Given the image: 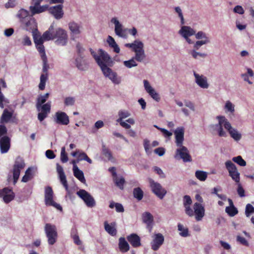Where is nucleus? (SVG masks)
<instances>
[{"label": "nucleus", "instance_id": "nucleus-1", "mask_svg": "<svg viewBox=\"0 0 254 254\" xmlns=\"http://www.w3.org/2000/svg\"><path fill=\"white\" fill-rule=\"evenodd\" d=\"M90 52L101 68L104 75L109 78L114 83L119 84L121 82L120 77L118 76L116 72L108 66L112 63L111 57L108 53L101 49L98 50V54L91 48L90 49Z\"/></svg>", "mask_w": 254, "mask_h": 254}, {"label": "nucleus", "instance_id": "nucleus-2", "mask_svg": "<svg viewBox=\"0 0 254 254\" xmlns=\"http://www.w3.org/2000/svg\"><path fill=\"white\" fill-rule=\"evenodd\" d=\"M43 37L47 40L56 39L55 42L58 45L64 46L67 42L68 36L66 31L61 28L55 29L53 24L43 33Z\"/></svg>", "mask_w": 254, "mask_h": 254}, {"label": "nucleus", "instance_id": "nucleus-3", "mask_svg": "<svg viewBox=\"0 0 254 254\" xmlns=\"http://www.w3.org/2000/svg\"><path fill=\"white\" fill-rule=\"evenodd\" d=\"M22 28L26 30L32 29L36 24V22L32 15H30L28 10L23 8L20 9L17 15Z\"/></svg>", "mask_w": 254, "mask_h": 254}, {"label": "nucleus", "instance_id": "nucleus-4", "mask_svg": "<svg viewBox=\"0 0 254 254\" xmlns=\"http://www.w3.org/2000/svg\"><path fill=\"white\" fill-rule=\"evenodd\" d=\"M45 232L48 238V243L53 245L58 239V232L56 226L50 223H46L45 226Z\"/></svg>", "mask_w": 254, "mask_h": 254}, {"label": "nucleus", "instance_id": "nucleus-5", "mask_svg": "<svg viewBox=\"0 0 254 254\" xmlns=\"http://www.w3.org/2000/svg\"><path fill=\"white\" fill-rule=\"evenodd\" d=\"M25 164L24 159L20 156L16 158L12 170L13 183L15 184L19 179L21 170L24 169Z\"/></svg>", "mask_w": 254, "mask_h": 254}, {"label": "nucleus", "instance_id": "nucleus-6", "mask_svg": "<svg viewBox=\"0 0 254 254\" xmlns=\"http://www.w3.org/2000/svg\"><path fill=\"white\" fill-rule=\"evenodd\" d=\"M217 119L219 120V123L216 125V127H218V133L219 136H226V133L223 130L222 127L227 129L229 132L230 131L232 130V128L231 124L228 121V120L224 116H218Z\"/></svg>", "mask_w": 254, "mask_h": 254}, {"label": "nucleus", "instance_id": "nucleus-7", "mask_svg": "<svg viewBox=\"0 0 254 254\" xmlns=\"http://www.w3.org/2000/svg\"><path fill=\"white\" fill-rule=\"evenodd\" d=\"M77 195L81 198L88 207L95 206L96 201L94 197L86 190H80L76 192Z\"/></svg>", "mask_w": 254, "mask_h": 254}, {"label": "nucleus", "instance_id": "nucleus-8", "mask_svg": "<svg viewBox=\"0 0 254 254\" xmlns=\"http://www.w3.org/2000/svg\"><path fill=\"white\" fill-rule=\"evenodd\" d=\"M225 166L229 172V176L236 183H239L240 182V174L239 173L236 165L230 160L227 161L225 163Z\"/></svg>", "mask_w": 254, "mask_h": 254}, {"label": "nucleus", "instance_id": "nucleus-9", "mask_svg": "<svg viewBox=\"0 0 254 254\" xmlns=\"http://www.w3.org/2000/svg\"><path fill=\"white\" fill-rule=\"evenodd\" d=\"M53 191L51 187H47L45 191V201L46 205L52 206L57 209L62 210V207L53 200Z\"/></svg>", "mask_w": 254, "mask_h": 254}, {"label": "nucleus", "instance_id": "nucleus-10", "mask_svg": "<svg viewBox=\"0 0 254 254\" xmlns=\"http://www.w3.org/2000/svg\"><path fill=\"white\" fill-rule=\"evenodd\" d=\"M178 147L179 148L176 151L175 158L177 159H182L184 162L191 161V157L188 148L183 145Z\"/></svg>", "mask_w": 254, "mask_h": 254}, {"label": "nucleus", "instance_id": "nucleus-11", "mask_svg": "<svg viewBox=\"0 0 254 254\" xmlns=\"http://www.w3.org/2000/svg\"><path fill=\"white\" fill-rule=\"evenodd\" d=\"M150 186L152 192L161 199L167 193L166 190L159 183L155 182L153 180H150Z\"/></svg>", "mask_w": 254, "mask_h": 254}, {"label": "nucleus", "instance_id": "nucleus-12", "mask_svg": "<svg viewBox=\"0 0 254 254\" xmlns=\"http://www.w3.org/2000/svg\"><path fill=\"white\" fill-rule=\"evenodd\" d=\"M193 215L197 221L202 220L205 215V209L201 203L195 202L193 206Z\"/></svg>", "mask_w": 254, "mask_h": 254}, {"label": "nucleus", "instance_id": "nucleus-13", "mask_svg": "<svg viewBox=\"0 0 254 254\" xmlns=\"http://www.w3.org/2000/svg\"><path fill=\"white\" fill-rule=\"evenodd\" d=\"M15 197V194L12 190L8 188H5L2 190H0V197H2L3 201L8 203L12 201Z\"/></svg>", "mask_w": 254, "mask_h": 254}, {"label": "nucleus", "instance_id": "nucleus-14", "mask_svg": "<svg viewBox=\"0 0 254 254\" xmlns=\"http://www.w3.org/2000/svg\"><path fill=\"white\" fill-rule=\"evenodd\" d=\"M63 8V5L62 4H58L50 7L48 6V10L56 19H60L64 14Z\"/></svg>", "mask_w": 254, "mask_h": 254}, {"label": "nucleus", "instance_id": "nucleus-15", "mask_svg": "<svg viewBox=\"0 0 254 254\" xmlns=\"http://www.w3.org/2000/svg\"><path fill=\"white\" fill-rule=\"evenodd\" d=\"M164 238L161 233L155 234L154 239L151 243V249L153 251H157L163 244Z\"/></svg>", "mask_w": 254, "mask_h": 254}, {"label": "nucleus", "instance_id": "nucleus-16", "mask_svg": "<svg viewBox=\"0 0 254 254\" xmlns=\"http://www.w3.org/2000/svg\"><path fill=\"white\" fill-rule=\"evenodd\" d=\"M179 33L185 38L189 44H192L193 42L189 38L190 36L195 34V31L191 28L187 26H183Z\"/></svg>", "mask_w": 254, "mask_h": 254}, {"label": "nucleus", "instance_id": "nucleus-17", "mask_svg": "<svg viewBox=\"0 0 254 254\" xmlns=\"http://www.w3.org/2000/svg\"><path fill=\"white\" fill-rule=\"evenodd\" d=\"M55 122L57 124L62 125H67L69 123L68 116L65 112H57L55 114Z\"/></svg>", "mask_w": 254, "mask_h": 254}, {"label": "nucleus", "instance_id": "nucleus-18", "mask_svg": "<svg viewBox=\"0 0 254 254\" xmlns=\"http://www.w3.org/2000/svg\"><path fill=\"white\" fill-rule=\"evenodd\" d=\"M34 5L30 6L29 7V9L31 12V15H34L36 14H39L44 12L46 10H48V5L46 4L43 6H41L40 5L41 2H34Z\"/></svg>", "mask_w": 254, "mask_h": 254}, {"label": "nucleus", "instance_id": "nucleus-19", "mask_svg": "<svg viewBox=\"0 0 254 254\" xmlns=\"http://www.w3.org/2000/svg\"><path fill=\"white\" fill-rule=\"evenodd\" d=\"M10 147V138L3 136L0 138V150L2 154L7 153Z\"/></svg>", "mask_w": 254, "mask_h": 254}, {"label": "nucleus", "instance_id": "nucleus-20", "mask_svg": "<svg viewBox=\"0 0 254 254\" xmlns=\"http://www.w3.org/2000/svg\"><path fill=\"white\" fill-rule=\"evenodd\" d=\"M144 86L146 91L149 95L156 101L159 102L160 100V97L158 93L151 87L149 82L147 80H144Z\"/></svg>", "mask_w": 254, "mask_h": 254}, {"label": "nucleus", "instance_id": "nucleus-21", "mask_svg": "<svg viewBox=\"0 0 254 254\" xmlns=\"http://www.w3.org/2000/svg\"><path fill=\"white\" fill-rule=\"evenodd\" d=\"M191 203L192 200L190 197L189 195H185L184 196L183 205L185 207V213L189 217L193 216V211L190 207Z\"/></svg>", "mask_w": 254, "mask_h": 254}, {"label": "nucleus", "instance_id": "nucleus-22", "mask_svg": "<svg viewBox=\"0 0 254 254\" xmlns=\"http://www.w3.org/2000/svg\"><path fill=\"white\" fill-rule=\"evenodd\" d=\"M175 135V143L177 146L183 145L184 140V128L183 127H178L174 131Z\"/></svg>", "mask_w": 254, "mask_h": 254}, {"label": "nucleus", "instance_id": "nucleus-23", "mask_svg": "<svg viewBox=\"0 0 254 254\" xmlns=\"http://www.w3.org/2000/svg\"><path fill=\"white\" fill-rule=\"evenodd\" d=\"M194 76L195 78V82L199 86L204 89L208 87L209 84L205 76L202 75H200L195 72H194Z\"/></svg>", "mask_w": 254, "mask_h": 254}, {"label": "nucleus", "instance_id": "nucleus-24", "mask_svg": "<svg viewBox=\"0 0 254 254\" xmlns=\"http://www.w3.org/2000/svg\"><path fill=\"white\" fill-rule=\"evenodd\" d=\"M127 239L133 248H137L141 246L140 238L136 234L132 233L127 236Z\"/></svg>", "mask_w": 254, "mask_h": 254}, {"label": "nucleus", "instance_id": "nucleus-25", "mask_svg": "<svg viewBox=\"0 0 254 254\" xmlns=\"http://www.w3.org/2000/svg\"><path fill=\"white\" fill-rule=\"evenodd\" d=\"M104 228L105 231L112 236H115L117 235V230L116 229V223L113 222L109 224L107 221H105L104 223Z\"/></svg>", "mask_w": 254, "mask_h": 254}, {"label": "nucleus", "instance_id": "nucleus-26", "mask_svg": "<svg viewBox=\"0 0 254 254\" xmlns=\"http://www.w3.org/2000/svg\"><path fill=\"white\" fill-rule=\"evenodd\" d=\"M142 219L143 222L147 225V227L149 229L150 231L152 227L153 221V217L152 214L150 212H145L142 215Z\"/></svg>", "mask_w": 254, "mask_h": 254}, {"label": "nucleus", "instance_id": "nucleus-27", "mask_svg": "<svg viewBox=\"0 0 254 254\" xmlns=\"http://www.w3.org/2000/svg\"><path fill=\"white\" fill-rule=\"evenodd\" d=\"M68 27L71 31V36L79 35L81 33L80 30L81 26L78 23L75 22H70L68 23Z\"/></svg>", "mask_w": 254, "mask_h": 254}, {"label": "nucleus", "instance_id": "nucleus-28", "mask_svg": "<svg viewBox=\"0 0 254 254\" xmlns=\"http://www.w3.org/2000/svg\"><path fill=\"white\" fill-rule=\"evenodd\" d=\"M57 171L59 174L61 183L64 187H65L67 188V181L63 167L60 165L57 164Z\"/></svg>", "mask_w": 254, "mask_h": 254}, {"label": "nucleus", "instance_id": "nucleus-29", "mask_svg": "<svg viewBox=\"0 0 254 254\" xmlns=\"http://www.w3.org/2000/svg\"><path fill=\"white\" fill-rule=\"evenodd\" d=\"M119 248L122 253H126L129 250V246L124 237H121L119 240Z\"/></svg>", "mask_w": 254, "mask_h": 254}, {"label": "nucleus", "instance_id": "nucleus-30", "mask_svg": "<svg viewBox=\"0 0 254 254\" xmlns=\"http://www.w3.org/2000/svg\"><path fill=\"white\" fill-rule=\"evenodd\" d=\"M73 172L74 177L78 179L81 182L84 183L85 182L83 172L78 168L76 165H73Z\"/></svg>", "mask_w": 254, "mask_h": 254}, {"label": "nucleus", "instance_id": "nucleus-31", "mask_svg": "<svg viewBox=\"0 0 254 254\" xmlns=\"http://www.w3.org/2000/svg\"><path fill=\"white\" fill-rule=\"evenodd\" d=\"M75 63L77 67L81 70H85L88 68V64L83 57L76 58Z\"/></svg>", "mask_w": 254, "mask_h": 254}, {"label": "nucleus", "instance_id": "nucleus-32", "mask_svg": "<svg viewBox=\"0 0 254 254\" xmlns=\"http://www.w3.org/2000/svg\"><path fill=\"white\" fill-rule=\"evenodd\" d=\"M12 117V113L4 109L0 117V123L2 124L8 123Z\"/></svg>", "mask_w": 254, "mask_h": 254}, {"label": "nucleus", "instance_id": "nucleus-33", "mask_svg": "<svg viewBox=\"0 0 254 254\" xmlns=\"http://www.w3.org/2000/svg\"><path fill=\"white\" fill-rule=\"evenodd\" d=\"M111 22L114 23L115 25V31L116 34L120 37H123L122 25L116 18H113Z\"/></svg>", "mask_w": 254, "mask_h": 254}, {"label": "nucleus", "instance_id": "nucleus-34", "mask_svg": "<svg viewBox=\"0 0 254 254\" xmlns=\"http://www.w3.org/2000/svg\"><path fill=\"white\" fill-rule=\"evenodd\" d=\"M107 42L110 47L114 49V51L116 53H119L120 49L117 44L116 43L114 39L111 36H108L107 38Z\"/></svg>", "mask_w": 254, "mask_h": 254}, {"label": "nucleus", "instance_id": "nucleus-35", "mask_svg": "<svg viewBox=\"0 0 254 254\" xmlns=\"http://www.w3.org/2000/svg\"><path fill=\"white\" fill-rule=\"evenodd\" d=\"M133 195L134 198L140 201L143 197V191L140 188H135L133 190Z\"/></svg>", "mask_w": 254, "mask_h": 254}, {"label": "nucleus", "instance_id": "nucleus-36", "mask_svg": "<svg viewBox=\"0 0 254 254\" xmlns=\"http://www.w3.org/2000/svg\"><path fill=\"white\" fill-rule=\"evenodd\" d=\"M71 237L72 238L74 244L79 246L82 244L76 229H72L71 231Z\"/></svg>", "mask_w": 254, "mask_h": 254}, {"label": "nucleus", "instance_id": "nucleus-37", "mask_svg": "<svg viewBox=\"0 0 254 254\" xmlns=\"http://www.w3.org/2000/svg\"><path fill=\"white\" fill-rule=\"evenodd\" d=\"M48 78V75L46 74H42L40 76V82L39 84V88L41 90H43L45 88L46 82Z\"/></svg>", "mask_w": 254, "mask_h": 254}, {"label": "nucleus", "instance_id": "nucleus-38", "mask_svg": "<svg viewBox=\"0 0 254 254\" xmlns=\"http://www.w3.org/2000/svg\"><path fill=\"white\" fill-rule=\"evenodd\" d=\"M48 78V75L46 74H42L40 76V82L39 84V88L41 90H43L45 88L46 82Z\"/></svg>", "mask_w": 254, "mask_h": 254}, {"label": "nucleus", "instance_id": "nucleus-39", "mask_svg": "<svg viewBox=\"0 0 254 254\" xmlns=\"http://www.w3.org/2000/svg\"><path fill=\"white\" fill-rule=\"evenodd\" d=\"M113 180L117 187H118L120 189L122 190L124 189V185L125 183V180L123 177L119 178L116 177L113 179Z\"/></svg>", "mask_w": 254, "mask_h": 254}, {"label": "nucleus", "instance_id": "nucleus-40", "mask_svg": "<svg viewBox=\"0 0 254 254\" xmlns=\"http://www.w3.org/2000/svg\"><path fill=\"white\" fill-rule=\"evenodd\" d=\"M254 75V73L253 70L251 68H247V73H244L242 74V77L243 78L244 80L245 81L248 82L249 84H252V82H251L249 79V76L251 77H253Z\"/></svg>", "mask_w": 254, "mask_h": 254}, {"label": "nucleus", "instance_id": "nucleus-41", "mask_svg": "<svg viewBox=\"0 0 254 254\" xmlns=\"http://www.w3.org/2000/svg\"><path fill=\"white\" fill-rule=\"evenodd\" d=\"M195 175L196 178L201 181H204L207 177V173L203 171H196Z\"/></svg>", "mask_w": 254, "mask_h": 254}, {"label": "nucleus", "instance_id": "nucleus-42", "mask_svg": "<svg viewBox=\"0 0 254 254\" xmlns=\"http://www.w3.org/2000/svg\"><path fill=\"white\" fill-rule=\"evenodd\" d=\"M226 212L231 217L234 216L238 213V211L234 206H227L225 209Z\"/></svg>", "mask_w": 254, "mask_h": 254}, {"label": "nucleus", "instance_id": "nucleus-43", "mask_svg": "<svg viewBox=\"0 0 254 254\" xmlns=\"http://www.w3.org/2000/svg\"><path fill=\"white\" fill-rule=\"evenodd\" d=\"M82 160H85L90 164L92 163V160L88 157L85 153L83 152H79L77 156V162Z\"/></svg>", "mask_w": 254, "mask_h": 254}, {"label": "nucleus", "instance_id": "nucleus-44", "mask_svg": "<svg viewBox=\"0 0 254 254\" xmlns=\"http://www.w3.org/2000/svg\"><path fill=\"white\" fill-rule=\"evenodd\" d=\"M119 119L117 120V122L123 121V120L128 117L130 114L127 111L120 110L118 112Z\"/></svg>", "mask_w": 254, "mask_h": 254}, {"label": "nucleus", "instance_id": "nucleus-45", "mask_svg": "<svg viewBox=\"0 0 254 254\" xmlns=\"http://www.w3.org/2000/svg\"><path fill=\"white\" fill-rule=\"evenodd\" d=\"M32 178V175L31 173V169L29 168L25 172V175L22 178L21 181L24 183H26Z\"/></svg>", "mask_w": 254, "mask_h": 254}, {"label": "nucleus", "instance_id": "nucleus-46", "mask_svg": "<svg viewBox=\"0 0 254 254\" xmlns=\"http://www.w3.org/2000/svg\"><path fill=\"white\" fill-rule=\"evenodd\" d=\"M103 154L108 158V160H111L113 158L111 151L106 147L105 145L102 146Z\"/></svg>", "mask_w": 254, "mask_h": 254}, {"label": "nucleus", "instance_id": "nucleus-47", "mask_svg": "<svg viewBox=\"0 0 254 254\" xmlns=\"http://www.w3.org/2000/svg\"><path fill=\"white\" fill-rule=\"evenodd\" d=\"M178 230L181 231L180 235L184 237H186L189 236V230L188 228H184L183 226L179 224L178 225Z\"/></svg>", "mask_w": 254, "mask_h": 254}, {"label": "nucleus", "instance_id": "nucleus-48", "mask_svg": "<svg viewBox=\"0 0 254 254\" xmlns=\"http://www.w3.org/2000/svg\"><path fill=\"white\" fill-rule=\"evenodd\" d=\"M229 133L230 136L236 141L239 140L242 137L241 133H239L236 129L233 128L232 130L230 131Z\"/></svg>", "mask_w": 254, "mask_h": 254}, {"label": "nucleus", "instance_id": "nucleus-49", "mask_svg": "<svg viewBox=\"0 0 254 254\" xmlns=\"http://www.w3.org/2000/svg\"><path fill=\"white\" fill-rule=\"evenodd\" d=\"M135 55L134 58H133L137 62H142L145 58V55L144 51H138L135 52Z\"/></svg>", "mask_w": 254, "mask_h": 254}, {"label": "nucleus", "instance_id": "nucleus-50", "mask_svg": "<svg viewBox=\"0 0 254 254\" xmlns=\"http://www.w3.org/2000/svg\"><path fill=\"white\" fill-rule=\"evenodd\" d=\"M143 44L142 42L135 40V46H134L133 51L137 52L138 51H144L143 49Z\"/></svg>", "mask_w": 254, "mask_h": 254}, {"label": "nucleus", "instance_id": "nucleus-51", "mask_svg": "<svg viewBox=\"0 0 254 254\" xmlns=\"http://www.w3.org/2000/svg\"><path fill=\"white\" fill-rule=\"evenodd\" d=\"M232 160L239 165L241 166H245L246 165V162L242 158V156H238L237 157H233Z\"/></svg>", "mask_w": 254, "mask_h": 254}, {"label": "nucleus", "instance_id": "nucleus-52", "mask_svg": "<svg viewBox=\"0 0 254 254\" xmlns=\"http://www.w3.org/2000/svg\"><path fill=\"white\" fill-rule=\"evenodd\" d=\"M124 64L127 67L129 68L132 67L136 66L137 65V64L133 58L128 61H124Z\"/></svg>", "mask_w": 254, "mask_h": 254}, {"label": "nucleus", "instance_id": "nucleus-53", "mask_svg": "<svg viewBox=\"0 0 254 254\" xmlns=\"http://www.w3.org/2000/svg\"><path fill=\"white\" fill-rule=\"evenodd\" d=\"M43 61V74H48V71L49 69V65L48 63V60L47 57H44L43 59H42Z\"/></svg>", "mask_w": 254, "mask_h": 254}, {"label": "nucleus", "instance_id": "nucleus-54", "mask_svg": "<svg viewBox=\"0 0 254 254\" xmlns=\"http://www.w3.org/2000/svg\"><path fill=\"white\" fill-rule=\"evenodd\" d=\"M209 42V40H201L200 41H197L193 45L194 49L198 50L202 45L207 44Z\"/></svg>", "mask_w": 254, "mask_h": 254}, {"label": "nucleus", "instance_id": "nucleus-55", "mask_svg": "<svg viewBox=\"0 0 254 254\" xmlns=\"http://www.w3.org/2000/svg\"><path fill=\"white\" fill-rule=\"evenodd\" d=\"M254 213V206L249 203L246 205V210H245V214L247 217H249L251 214Z\"/></svg>", "mask_w": 254, "mask_h": 254}, {"label": "nucleus", "instance_id": "nucleus-56", "mask_svg": "<svg viewBox=\"0 0 254 254\" xmlns=\"http://www.w3.org/2000/svg\"><path fill=\"white\" fill-rule=\"evenodd\" d=\"M40 107L41 108V112L46 113V114H48L50 113L51 111V102H47V103L41 105Z\"/></svg>", "mask_w": 254, "mask_h": 254}, {"label": "nucleus", "instance_id": "nucleus-57", "mask_svg": "<svg viewBox=\"0 0 254 254\" xmlns=\"http://www.w3.org/2000/svg\"><path fill=\"white\" fill-rule=\"evenodd\" d=\"M28 31L31 32L32 33V35L33 37V40H34V36H35L37 38V39H39V38H42V36H41V34L40 32L38 31L37 25L35 24V26L34 27V28L30 30H27Z\"/></svg>", "mask_w": 254, "mask_h": 254}, {"label": "nucleus", "instance_id": "nucleus-58", "mask_svg": "<svg viewBox=\"0 0 254 254\" xmlns=\"http://www.w3.org/2000/svg\"><path fill=\"white\" fill-rule=\"evenodd\" d=\"M68 160L67 155L65 152V148L62 147L61 153V160L63 163H66Z\"/></svg>", "mask_w": 254, "mask_h": 254}, {"label": "nucleus", "instance_id": "nucleus-59", "mask_svg": "<svg viewBox=\"0 0 254 254\" xmlns=\"http://www.w3.org/2000/svg\"><path fill=\"white\" fill-rule=\"evenodd\" d=\"M36 48L41 55V59H43L44 57H47L45 51V48L43 44L36 45Z\"/></svg>", "mask_w": 254, "mask_h": 254}, {"label": "nucleus", "instance_id": "nucleus-60", "mask_svg": "<svg viewBox=\"0 0 254 254\" xmlns=\"http://www.w3.org/2000/svg\"><path fill=\"white\" fill-rule=\"evenodd\" d=\"M196 50L194 49V50H192L190 52V54H191L192 57L194 59H197L198 56H199L201 58H205L206 57L207 55L206 54L199 53V52H196Z\"/></svg>", "mask_w": 254, "mask_h": 254}, {"label": "nucleus", "instance_id": "nucleus-61", "mask_svg": "<svg viewBox=\"0 0 254 254\" xmlns=\"http://www.w3.org/2000/svg\"><path fill=\"white\" fill-rule=\"evenodd\" d=\"M225 109L228 112H230L232 113H234L235 111L234 106L229 101L226 102L225 106Z\"/></svg>", "mask_w": 254, "mask_h": 254}, {"label": "nucleus", "instance_id": "nucleus-62", "mask_svg": "<svg viewBox=\"0 0 254 254\" xmlns=\"http://www.w3.org/2000/svg\"><path fill=\"white\" fill-rule=\"evenodd\" d=\"M75 103V99L74 97H66L64 99V103L65 106H72Z\"/></svg>", "mask_w": 254, "mask_h": 254}, {"label": "nucleus", "instance_id": "nucleus-63", "mask_svg": "<svg viewBox=\"0 0 254 254\" xmlns=\"http://www.w3.org/2000/svg\"><path fill=\"white\" fill-rule=\"evenodd\" d=\"M47 99H45L43 96H40L37 98V102L36 104L37 108L40 111L39 108L42 104L46 102Z\"/></svg>", "mask_w": 254, "mask_h": 254}, {"label": "nucleus", "instance_id": "nucleus-64", "mask_svg": "<svg viewBox=\"0 0 254 254\" xmlns=\"http://www.w3.org/2000/svg\"><path fill=\"white\" fill-rule=\"evenodd\" d=\"M195 38L197 39L209 40L206 34L202 31H199L195 34Z\"/></svg>", "mask_w": 254, "mask_h": 254}]
</instances>
